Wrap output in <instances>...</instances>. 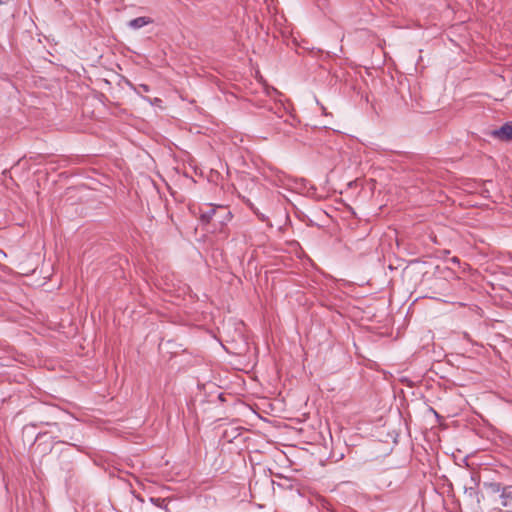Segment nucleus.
<instances>
[{
    "instance_id": "nucleus-7",
    "label": "nucleus",
    "mask_w": 512,
    "mask_h": 512,
    "mask_svg": "<svg viewBox=\"0 0 512 512\" xmlns=\"http://www.w3.org/2000/svg\"><path fill=\"white\" fill-rule=\"evenodd\" d=\"M9 1H10V0H0V3H1V4H5V3L9 2Z\"/></svg>"
},
{
    "instance_id": "nucleus-4",
    "label": "nucleus",
    "mask_w": 512,
    "mask_h": 512,
    "mask_svg": "<svg viewBox=\"0 0 512 512\" xmlns=\"http://www.w3.org/2000/svg\"><path fill=\"white\" fill-rule=\"evenodd\" d=\"M151 20L147 17H138L136 19H133L129 22V26L133 29H139L143 26L149 24Z\"/></svg>"
},
{
    "instance_id": "nucleus-3",
    "label": "nucleus",
    "mask_w": 512,
    "mask_h": 512,
    "mask_svg": "<svg viewBox=\"0 0 512 512\" xmlns=\"http://www.w3.org/2000/svg\"><path fill=\"white\" fill-rule=\"evenodd\" d=\"M500 505L502 507H508L512 504V486L503 487L500 494Z\"/></svg>"
},
{
    "instance_id": "nucleus-2",
    "label": "nucleus",
    "mask_w": 512,
    "mask_h": 512,
    "mask_svg": "<svg viewBox=\"0 0 512 512\" xmlns=\"http://www.w3.org/2000/svg\"><path fill=\"white\" fill-rule=\"evenodd\" d=\"M206 208L208 209L207 211L200 210V220L204 224L208 223L213 216H216L218 211H222V212H226L227 214H230L226 210V208L223 207V206L215 207V206H212V205H207Z\"/></svg>"
},
{
    "instance_id": "nucleus-6",
    "label": "nucleus",
    "mask_w": 512,
    "mask_h": 512,
    "mask_svg": "<svg viewBox=\"0 0 512 512\" xmlns=\"http://www.w3.org/2000/svg\"><path fill=\"white\" fill-rule=\"evenodd\" d=\"M489 488L490 490L493 492V493H499V492H502V489L503 487L501 486V484L499 483H491L489 485Z\"/></svg>"
},
{
    "instance_id": "nucleus-8",
    "label": "nucleus",
    "mask_w": 512,
    "mask_h": 512,
    "mask_svg": "<svg viewBox=\"0 0 512 512\" xmlns=\"http://www.w3.org/2000/svg\"><path fill=\"white\" fill-rule=\"evenodd\" d=\"M193 172H194V174H197V173H198V172H197V167H194Z\"/></svg>"
},
{
    "instance_id": "nucleus-1",
    "label": "nucleus",
    "mask_w": 512,
    "mask_h": 512,
    "mask_svg": "<svg viewBox=\"0 0 512 512\" xmlns=\"http://www.w3.org/2000/svg\"><path fill=\"white\" fill-rule=\"evenodd\" d=\"M489 134L502 141L512 140V122H506L500 128L492 130Z\"/></svg>"
},
{
    "instance_id": "nucleus-5",
    "label": "nucleus",
    "mask_w": 512,
    "mask_h": 512,
    "mask_svg": "<svg viewBox=\"0 0 512 512\" xmlns=\"http://www.w3.org/2000/svg\"><path fill=\"white\" fill-rule=\"evenodd\" d=\"M197 385H198V388L201 389V388H215V384L214 383H211L209 381V376H206V375H198L197 376Z\"/></svg>"
}]
</instances>
